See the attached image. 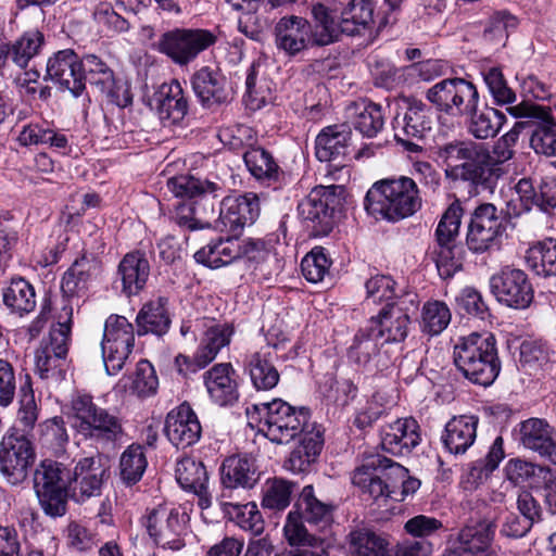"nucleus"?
Instances as JSON below:
<instances>
[{
    "label": "nucleus",
    "instance_id": "obj_25",
    "mask_svg": "<svg viewBox=\"0 0 556 556\" xmlns=\"http://www.w3.org/2000/svg\"><path fill=\"white\" fill-rule=\"evenodd\" d=\"M419 443V426L414 418L397 419L381 429L380 445L392 455H407Z\"/></svg>",
    "mask_w": 556,
    "mask_h": 556
},
{
    "label": "nucleus",
    "instance_id": "obj_44",
    "mask_svg": "<svg viewBox=\"0 0 556 556\" xmlns=\"http://www.w3.org/2000/svg\"><path fill=\"white\" fill-rule=\"evenodd\" d=\"M220 507L225 516L241 529L250 531L254 535H260L263 532L264 520L254 503L241 505L230 502H222Z\"/></svg>",
    "mask_w": 556,
    "mask_h": 556
},
{
    "label": "nucleus",
    "instance_id": "obj_62",
    "mask_svg": "<svg viewBox=\"0 0 556 556\" xmlns=\"http://www.w3.org/2000/svg\"><path fill=\"white\" fill-rule=\"evenodd\" d=\"M131 379L130 390L139 397H147L155 394L159 380L152 364L147 359H141L136 366L135 375Z\"/></svg>",
    "mask_w": 556,
    "mask_h": 556
},
{
    "label": "nucleus",
    "instance_id": "obj_40",
    "mask_svg": "<svg viewBox=\"0 0 556 556\" xmlns=\"http://www.w3.org/2000/svg\"><path fill=\"white\" fill-rule=\"evenodd\" d=\"M241 253L238 240L228 237L210 242L195 252L194 258L210 268H218L232 263L241 256Z\"/></svg>",
    "mask_w": 556,
    "mask_h": 556
},
{
    "label": "nucleus",
    "instance_id": "obj_2",
    "mask_svg": "<svg viewBox=\"0 0 556 556\" xmlns=\"http://www.w3.org/2000/svg\"><path fill=\"white\" fill-rule=\"evenodd\" d=\"M364 206L375 218L397 222L414 215L421 207L415 179L407 176L376 181L367 191Z\"/></svg>",
    "mask_w": 556,
    "mask_h": 556
},
{
    "label": "nucleus",
    "instance_id": "obj_17",
    "mask_svg": "<svg viewBox=\"0 0 556 556\" xmlns=\"http://www.w3.org/2000/svg\"><path fill=\"white\" fill-rule=\"evenodd\" d=\"M187 515L178 509L159 506L146 519V528L154 542L163 547L179 549L184 546Z\"/></svg>",
    "mask_w": 556,
    "mask_h": 556
},
{
    "label": "nucleus",
    "instance_id": "obj_18",
    "mask_svg": "<svg viewBox=\"0 0 556 556\" xmlns=\"http://www.w3.org/2000/svg\"><path fill=\"white\" fill-rule=\"evenodd\" d=\"M490 288L500 303L516 309H523L533 300V289L523 270L504 268L490 279Z\"/></svg>",
    "mask_w": 556,
    "mask_h": 556
},
{
    "label": "nucleus",
    "instance_id": "obj_50",
    "mask_svg": "<svg viewBox=\"0 0 556 556\" xmlns=\"http://www.w3.org/2000/svg\"><path fill=\"white\" fill-rule=\"evenodd\" d=\"M73 308L67 301H62V306L58 315V324L50 331V344L45 349L50 350L55 358L64 359L67 355L68 343L71 341Z\"/></svg>",
    "mask_w": 556,
    "mask_h": 556
},
{
    "label": "nucleus",
    "instance_id": "obj_1",
    "mask_svg": "<svg viewBox=\"0 0 556 556\" xmlns=\"http://www.w3.org/2000/svg\"><path fill=\"white\" fill-rule=\"evenodd\" d=\"M407 469L380 454L364 456L352 476V483L374 500L391 497L401 485V501L413 495L419 488L420 481L407 477Z\"/></svg>",
    "mask_w": 556,
    "mask_h": 556
},
{
    "label": "nucleus",
    "instance_id": "obj_33",
    "mask_svg": "<svg viewBox=\"0 0 556 556\" xmlns=\"http://www.w3.org/2000/svg\"><path fill=\"white\" fill-rule=\"evenodd\" d=\"M305 522L317 529H325L333 521L336 506L330 502L318 498L313 485H305L294 505Z\"/></svg>",
    "mask_w": 556,
    "mask_h": 556
},
{
    "label": "nucleus",
    "instance_id": "obj_64",
    "mask_svg": "<svg viewBox=\"0 0 556 556\" xmlns=\"http://www.w3.org/2000/svg\"><path fill=\"white\" fill-rule=\"evenodd\" d=\"M485 85L498 105L513 103L516 100L515 92L507 86L501 70L496 67L490 68L483 75Z\"/></svg>",
    "mask_w": 556,
    "mask_h": 556
},
{
    "label": "nucleus",
    "instance_id": "obj_59",
    "mask_svg": "<svg viewBox=\"0 0 556 556\" xmlns=\"http://www.w3.org/2000/svg\"><path fill=\"white\" fill-rule=\"evenodd\" d=\"M462 216V204L458 200H455L445 210L437 226L435 240L438 244H457L456 238L459 232Z\"/></svg>",
    "mask_w": 556,
    "mask_h": 556
},
{
    "label": "nucleus",
    "instance_id": "obj_41",
    "mask_svg": "<svg viewBox=\"0 0 556 556\" xmlns=\"http://www.w3.org/2000/svg\"><path fill=\"white\" fill-rule=\"evenodd\" d=\"M273 359L274 353L270 351L254 352L249 356L247 367L257 390H270L277 386L280 376Z\"/></svg>",
    "mask_w": 556,
    "mask_h": 556
},
{
    "label": "nucleus",
    "instance_id": "obj_56",
    "mask_svg": "<svg viewBox=\"0 0 556 556\" xmlns=\"http://www.w3.org/2000/svg\"><path fill=\"white\" fill-rule=\"evenodd\" d=\"M294 483L281 478L267 480L263 489L262 506L270 510H283L291 502Z\"/></svg>",
    "mask_w": 556,
    "mask_h": 556
},
{
    "label": "nucleus",
    "instance_id": "obj_15",
    "mask_svg": "<svg viewBox=\"0 0 556 556\" xmlns=\"http://www.w3.org/2000/svg\"><path fill=\"white\" fill-rule=\"evenodd\" d=\"M168 189L179 198H188L192 200V204L197 218L200 222H210L216 215L217 192L222 187L208 180H202L191 175H179L168 179Z\"/></svg>",
    "mask_w": 556,
    "mask_h": 556
},
{
    "label": "nucleus",
    "instance_id": "obj_48",
    "mask_svg": "<svg viewBox=\"0 0 556 556\" xmlns=\"http://www.w3.org/2000/svg\"><path fill=\"white\" fill-rule=\"evenodd\" d=\"M496 525L493 521H484L476 527L463 529L458 535L457 548L472 554H489L488 548L494 538Z\"/></svg>",
    "mask_w": 556,
    "mask_h": 556
},
{
    "label": "nucleus",
    "instance_id": "obj_60",
    "mask_svg": "<svg viewBox=\"0 0 556 556\" xmlns=\"http://www.w3.org/2000/svg\"><path fill=\"white\" fill-rule=\"evenodd\" d=\"M80 73H83L84 89L86 83L94 86L97 89L112 84L113 71L108 64L96 54H86L80 58Z\"/></svg>",
    "mask_w": 556,
    "mask_h": 556
},
{
    "label": "nucleus",
    "instance_id": "obj_13",
    "mask_svg": "<svg viewBox=\"0 0 556 556\" xmlns=\"http://www.w3.org/2000/svg\"><path fill=\"white\" fill-rule=\"evenodd\" d=\"M36 458L31 441L17 431L7 433L0 442V472L8 483L18 485L28 476Z\"/></svg>",
    "mask_w": 556,
    "mask_h": 556
},
{
    "label": "nucleus",
    "instance_id": "obj_22",
    "mask_svg": "<svg viewBox=\"0 0 556 556\" xmlns=\"http://www.w3.org/2000/svg\"><path fill=\"white\" fill-rule=\"evenodd\" d=\"M164 432L174 446L185 450L200 440L202 427L197 414L185 402L167 414Z\"/></svg>",
    "mask_w": 556,
    "mask_h": 556
},
{
    "label": "nucleus",
    "instance_id": "obj_61",
    "mask_svg": "<svg viewBox=\"0 0 556 556\" xmlns=\"http://www.w3.org/2000/svg\"><path fill=\"white\" fill-rule=\"evenodd\" d=\"M435 265L441 278L448 279L463 268L464 249L459 244H438Z\"/></svg>",
    "mask_w": 556,
    "mask_h": 556
},
{
    "label": "nucleus",
    "instance_id": "obj_52",
    "mask_svg": "<svg viewBox=\"0 0 556 556\" xmlns=\"http://www.w3.org/2000/svg\"><path fill=\"white\" fill-rule=\"evenodd\" d=\"M354 127L366 137H375L384 125L382 109L379 104L361 101L354 104Z\"/></svg>",
    "mask_w": 556,
    "mask_h": 556
},
{
    "label": "nucleus",
    "instance_id": "obj_11",
    "mask_svg": "<svg viewBox=\"0 0 556 556\" xmlns=\"http://www.w3.org/2000/svg\"><path fill=\"white\" fill-rule=\"evenodd\" d=\"M425 97L437 111L452 117L464 116L480 100L477 87L459 77L438 81L426 91Z\"/></svg>",
    "mask_w": 556,
    "mask_h": 556
},
{
    "label": "nucleus",
    "instance_id": "obj_35",
    "mask_svg": "<svg viewBox=\"0 0 556 556\" xmlns=\"http://www.w3.org/2000/svg\"><path fill=\"white\" fill-rule=\"evenodd\" d=\"M478 105L475 103L471 111L464 115L468 117L467 130L476 139L494 138L506 122V116L494 108L485 105L479 109Z\"/></svg>",
    "mask_w": 556,
    "mask_h": 556
},
{
    "label": "nucleus",
    "instance_id": "obj_7",
    "mask_svg": "<svg viewBox=\"0 0 556 556\" xmlns=\"http://www.w3.org/2000/svg\"><path fill=\"white\" fill-rule=\"evenodd\" d=\"M70 469L61 462L43 459L33 476L34 490L40 507L50 517L66 513L70 497Z\"/></svg>",
    "mask_w": 556,
    "mask_h": 556
},
{
    "label": "nucleus",
    "instance_id": "obj_31",
    "mask_svg": "<svg viewBox=\"0 0 556 556\" xmlns=\"http://www.w3.org/2000/svg\"><path fill=\"white\" fill-rule=\"evenodd\" d=\"M478 417L455 416L446 425L442 435L444 447L454 455H460L473 444L477 438Z\"/></svg>",
    "mask_w": 556,
    "mask_h": 556
},
{
    "label": "nucleus",
    "instance_id": "obj_51",
    "mask_svg": "<svg viewBox=\"0 0 556 556\" xmlns=\"http://www.w3.org/2000/svg\"><path fill=\"white\" fill-rule=\"evenodd\" d=\"M176 480L182 489L191 492H203V485L208 482L205 466L191 457H185L177 462Z\"/></svg>",
    "mask_w": 556,
    "mask_h": 556
},
{
    "label": "nucleus",
    "instance_id": "obj_10",
    "mask_svg": "<svg viewBox=\"0 0 556 556\" xmlns=\"http://www.w3.org/2000/svg\"><path fill=\"white\" fill-rule=\"evenodd\" d=\"M506 223L503 212L492 203L478 205L470 215L466 245L475 254L500 250Z\"/></svg>",
    "mask_w": 556,
    "mask_h": 556
},
{
    "label": "nucleus",
    "instance_id": "obj_29",
    "mask_svg": "<svg viewBox=\"0 0 556 556\" xmlns=\"http://www.w3.org/2000/svg\"><path fill=\"white\" fill-rule=\"evenodd\" d=\"M149 275V261L139 251L124 255L117 267L122 292L127 296L137 295L146 287Z\"/></svg>",
    "mask_w": 556,
    "mask_h": 556
},
{
    "label": "nucleus",
    "instance_id": "obj_27",
    "mask_svg": "<svg viewBox=\"0 0 556 556\" xmlns=\"http://www.w3.org/2000/svg\"><path fill=\"white\" fill-rule=\"evenodd\" d=\"M519 441L526 448L556 464V433L545 420L530 418L520 422Z\"/></svg>",
    "mask_w": 556,
    "mask_h": 556
},
{
    "label": "nucleus",
    "instance_id": "obj_26",
    "mask_svg": "<svg viewBox=\"0 0 556 556\" xmlns=\"http://www.w3.org/2000/svg\"><path fill=\"white\" fill-rule=\"evenodd\" d=\"M153 101L160 119L165 126L181 122L188 113V98L176 79L162 84L154 93Z\"/></svg>",
    "mask_w": 556,
    "mask_h": 556
},
{
    "label": "nucleus",
    "instance_id": "obj_53",
    "mask_svg": "<svg viewBox=\"0 0 556 556\" xmlns=\"http://www.w3.org/2000/svg\"><path fill=\"white\" fill-rule=\"evenodd\" d=\"M148 462L144 448L139 444L129 445L121 455L119 475L127 485L136 484L141 480Z\"/></svg>",
    "mask_w": 556,
    "mask_h": 556
},
{
    "label": "nucleus",
    "instance_id": "obj_49",
    "mask_svg": "<svg viewBox=\"0 0 556 556\" xmlns=\"http://www.w3.org/2000/svg\"><path fill=\"white\" fill-rule=\"evenodd\" d=\"M503 444L502 437L495 438L485 457L470 464L466 475L468 483L479 485L498 467L505 456Z\"/></svg>",
    "mask_w": 556,
    "mask_h": 556
},
{
    "label": "nucleus",
    "instance_id": "obj_5",
    "mask_svg": "<svg viewBox=\"0 0 556 556\" xmlns=\"http://www.w3.org/2000/svg\"><path fill=\"white\" fill-rule=\"evenodd\" d=\"M456 368L472 383L491 386L501 370L496 340L492 333L472 332L462 337L454 345Z\"/></svg>",
    "mask_w": 556,
    "mask_h": 556
},
{
    "label": "nucleus",
    "instance_id": "obj_55",
    "mask_svg": "<svg viewBox=\"0 0 556 556\" xmlns=\"http://www.w3.org/2000/svg\"><path fill=\"white\" fill-rule=\"evenodd\" d=\"M244 163L256 179L277 180L279 166L271 154L261 147L251 148L243 154Z\"/></svg>",
    "mask_w": 556,
    "mask_h": 556
},
{
    "label": "nucleus",
    "instance_id": "obj_36",
    "mask_svg": "<svg viewBox=\"0 0 556 556\" xmlns=\"http://www.w3.org/2000/svg\"><path fill=\"white\" fill-rule=\"evenodd\" d=\"M220 479L225 488L250 489L256 483L258 475L253 460L242 456H230L223 462Z\"/></svg>",
    "mask_w": 556,
    "mask_h": 556
},
{
    "label": "nucleus",
    "instance_id": "obj_8",
    "mask_svg": "<svg viewBox=\"0 0 556 556\" xmlns=\"http://www.w3.org/2000/svg\"><path fill=\"white\" fill-rule=\"evenodd\" d=\"M344 188L316 186L298 204L299 216L314 237L328 236L336 224L334 214L342 205Z\"/></svg>",
    "mask_w": 556,
    "mask_h": 556
},
{
    "label": "nucleus",
    "instance_id": "obj_63",
    "mask_svg": "<svg viewBox=\"0 0 556 556\" xmlns=\"http://www.w3.org/2000/svg\"><path fill=\"white\" fill-rule=\"evenodd\" d=\"M331 261L321 247H315L301 262V269L305 279L317 283L321 281L328 273Z\"/></svg>",
    "mask_w": 556,
    "mask_h": 556
},
{
    "label": "nucleus",
    "instance_id": "obj_43",
    "mask_svg": "<svg viewBox=\"0 0 556 556\" xmlns=\"http://www.w3.org/2000/svg\"><path fill=\"white\" fill-rule=\"evenodd\" d=\"M323 446L318 433L305 434L298 446L291 452L286 467L295 473L307 472L311 466L317 460Z\"/></svg>",
    "mask_w": 556,
    "mask_h": 556
},
{
    "label": "nucleus",
    "instance_id": "obj_3",
    "mask_svg": "<svg viewBox=\"0 0 556 556\" xmlns=\"http://www.w3.org/2000/svg\"><path fill=\"white\" fill-rule=\"evenodd\" d=\"M248 425L277 444L300 435L309 419L306 407H294L281 399L252 404L245 409Z\"/></svg>",
    "mask_w": 556,
    "mask_h": 556
},
{
    "label": "nucleus",
    "instance_id": "obj_58",
    "mask_svg": "<svg viewBox=\"0 0 556 556\" xmlns=\"http://www.w3.org/2000/svg\"><path fill=\"white\" fill-rule=\"evenodd\" d=\"M378 340L369 325L359 329L349 349V358L359 366H366L377 355Z\"/></svg>",
    "mask_w": 556,
    "mask_h": 556
},
{
    "label": "nucleus",
    "instance_id": "obj_9",
    "mask_svg": "<svg viewBox=\"0 0 556 556\" xmlns=\"http://www.w3.org/2000/svg\"><path fill=\"white\" fill-rule=\"evenodd\" d=\"M217 40V35L206 28L177 27L160 36L156 49L174 64L182 67L194 62L201 53L215 46Z\"/></svg>",
    "mask_w": 556,
    "mask_h": 556
},
{
    "label": "nucleus",
    "instance_id": "obj_16",
    "mask_svg": "<svg viewBox=\"0 0 556 556\" xmlns=\"http://www.w3.org/2000/svg\"><path fill=\"white\" fill-rule=\"evenodd\" d=\"M108 469L101 455L83 457L70 470V497L83 503L90 497L101 495Z\"/></svg>",
    "mask_w": 556,
    "mask_h": 556
},
{
    "label": "nucleus",
    "instance_id": "obj_32",
    "mask_svg": "<svg viewBox=\"0 0 556 556\" xmlns=\"http://www.w3.org/2000/svg\"><path fill=\"white\" fill-rule=\"evenodd\" d=\"M531 116L536 118L530 135V147L536 154L556 156V121L549 109L533 106Z\"/></svg>",
    "mask_w": 556,
    "mask_h": 556
},
{
    "label": "nucleus",
    "instance_id": "obj_30",
    "mask_svg": "<svg viewBox=\"0 0 556 556\" xmlns=\"http://www.w3.org/2000/svg\"><path fill=\"white\" fill-rule=\"evenodd\" d=\"M230 364L214 365L203 374V381L211 400L219 406H229L237 402L239 394L237 383L231 378Z\"/></svg>",
    "mask_w": 556,
    "mask_h": 556
},
{
    "label": "nucleus",
    "instance_id": "obj_23",
    "mask_svg": "<svg viewBox=\"0 0 556 556\" xmlns=\"http://www.w3.org/2000/svg\"><path fill=\"white\" fill-rule=\"evenodd\" d=\"M194 94L204 108L227 103L231 99V89L226 76L217 67L204 65L191 76Z\"/></svg>",
    "mask_w": 556,
    "mask_h": 556
},
{
    "label": "nucleus",
    "instance_id": "obj_14",
    "mask_svg": "<svg viewBox=\"0 0 556 556\" xmlns=\"http://www.w3.org/2000/svg\"><path fill=\"white\" fill-rule=\"evenodd\" d=\"M428 111L427 105L415 98H403L397 102V112L392 122L394 138L410 152L420 150L412 139H421L431 128Z\"/></svg>",
    "mask_w": 556,
    "mask_h": 556
},
{
    "label": "nucleus",
    "instance_id": "obj_34",
    "mask_svg": "<svg viewBox=\"0 0 556 556\" xmlns=\"http://www.w3.org/2000/svg\"><path fill=\"white\" fill-rule=\"evenodd\" d=\"M516 192L527 211L533 205L543 212L556 207V178L554 177L542 178L536 187L531 179L522 178L516 185Z\"/></svg>",
    "mask_w": 556,
    "mask_h": 556
},
{
    "label": "nucleus",
    "instance_id": "obj_19",
    "mask_svg": "<svg viewBox=\"0 0 556 556\" xmlns=\"http://www.w3.org/2000/svg\"><path fill=\"white\" fill-rule=\"evenodd\" d=\"M374 336L381 340V344H400L405 341L409 332L410 316L406 300L396 299L387 303L377 316L369 320Z\"/></svg>",
    "mask_w": 556,
    "mask_h": 556
},
{
    "label": "nucleus",
    "instance_id": "obj_46",
    "mask_svg": "<svg viewBox=\"0 0 556 556\" xmlns=\"http://www.w3.org/2000/svg\"><path fill=\"white\" fill-rule=\"evenodd\" d=\"M3 303L20 315L30 313L36 306L34 287L24 278L12 279L3 290Z\"/></svg>",
    "mask_w": 556,
    "mask_h": 556
},
{
    "label": "nucleus",
    "instance_id": "obj_21",
    "mask_svg": "<svg viewBox=\"0 0 556 556\" xmlns=\"http://www.w3.org/2000/svg\"><path fill=\"white\" fill-rule=\"evenodd\" d=\"M80 65V58L74 50H60L48 59L43 78L53 81L61 90H67L73 97L78 98L84 92Z\"/></svg>",
    "mask_w": 556,
    "mask_h": 556
},
{
    "label": "nucleus",
    "instance_id": "obj_57",
    "mask_svg": "<svg viewBox=\"0 0 556 556\" xmlns=\"http://www.w3.org/2000/svg\"><path fill=\"white\" fill-rule=\"evenodd\" d=\"M45 41L42 33L29 30L24 33L9 50V55L20 67H26L28 62L39 53Z\"/></svg>",
    "mask_w": 556,
    "mask_h": 556
},
{
    "label": "nucleus",
    "instance_id": "obj_47",
    "mask_svg": "<svg viewBox=\"0 0 556 556\" xmlns=\"http://www.w3.org/2000/svg\"><path fill=\"white\" fill-rule=\"evenodd\" d=\"M233 331L230 324H216L207 328L198 349V359L202 365H208L218 352L230 343Z\"/></svg>",
    "mask_w": 556,
    "mask_h": 556
},
{
    "label": "nucleus",
    "instance_id": "obj_38",
    "mask_svg": "<svg viewBox=\"0 0 556 556\" xmlns=\"http://www.w3.org/2000/svg\"><path fill=\"white\" fill-rule=\"evenodd\" d=\"M101 261L93 255H83L64 273L62 290L67 294H76L87 288L88 282L101 271Z\"/></svg>",
    "mask_w": 556,
    "mask_h": 556
},
{
    "label": "nucleus",
    "instance_id": "obj_6",
    "mask_svg": "<svg viewBox=\"0 0 556 556\" xmlns=\"http://www.w3.org/2000/svg\"><path fill=\"white\" fill-rule=\"evenodd\" d=\"M439 155L450 167L446 173L483 189H492L498 175L493 168L489 150L472 141H454L439 149Z\"/></svg>",
    "mask_w": 556,
    "mask_h": 556
},
{
    "label": "nucleus",
    "instance_id": "obj_28",
    "mask_svg": "<svg viewBox=\"0 0 556 556\" xmlns=\"http://www.w3.org/2000/svg\"><path fill=\"white\" fill-rule=\"evenodd\" d=\"M276 46L290 55H294L312 43V23L291 15L282 17L275 26Z\"/></svg>",
    "mask_w": 556,
    "mask_h": 556
},
{
    "label": "nucleus",
    "instance_id": "obj_24",
    "mask_svg": "<svg viewBox=\"0 0 556 556\" xmlns=\"http://www.w3.org/2000/svg\"><path fill=\"white\" fill-rule=\"evenodd\" d=\"M352 147V129L348 124L325 127L316 137V157L320 162H332L344 166Z\"/></svg>",
    "mask_w": 556,
    "mask_h": 556
},
{
    "label": "nucleus",
    "instance_id": "obj_42",
    "mask_svg": "<svg viewBox=\"0 0 556 556\" xmlns=\"http://www.w3.org/2000/svg\"><path fill=\"white\" fill-rule=\"evenodd\" d=\"M388 541L368 528H357L349 534V551L352 556H387Z\"/></svg>",
    "mask_w": 556,
    "mask_h": 556
},
{
    "label": "nucleus",
    "instance_id": "obj_37",
    "mask_svg": "<svg viewBox=\"0 0 556 556\" xmlns=\"http://www.w3.org/2000/svg\"><path fill=\"white\" fill-rule=\"evenodd\" d=\"M374 23V4L370 0H351L341 12L339 28L348 36H362Z\"/></svg>",
    "mask_w": 556,
    "mask_h": 556
},
{
    "label": "nucleus",
    "instance_id": "obj_45",
    "mask_svg": "<svg viewBox=\"0 0 556 556\" xmlns=\"http://www.w3.org/2000/svg\"><path fill=\"white\" fill-rule=\"evenodd\" d=\"M526 261L535 275L556 276V239L538 242L528 250Z\"/></svg>",
    "mask_w": 556,
    "mask_h": 556
},
{
    "label": "nucleus",
    "instance_id": "obj_20",
    "mask_svg": "<svg viewBox=\"0 0 556 556\" xmlns=\"http://www.w3.org/2000/svg\"><path fill=\"white\" fill-rule=\"evenodd\" d=\"M258 215L260 200L255 193L225 197L219 202V215L214 227L237 235L244 226L254 224Z\"/></svg>",
    "mask_w": 556,
    "mask_h": 556
},
{
    "label": "nucleus",
    "instance_id": "obj_4",
    "mask_svg": "<svg viewBox=\"0 0 556 556\" xmlns=\"http://www.w3.org/2000/svg\"><path fill=\"white\" fill-rule=\"evenodd\" d=\"M68 418L79 435L97 444H115L124 435L123 418L118 412L99 406L89 394L73 395Z\"/></svg>",
    "mask_w": 556,
    "mask_h": 556
},
{
    "label": "nucleus",
    "instance_id": "obj_54",
    "mask_svg": "<svg viewBox=\"0 0 556 556\" xmlns=\"http://www.w3.org/2000/svg\"><path fill=\"white\" fill-rule=\"evenodd\" d=\"M451 318V311L444 302L429 301L422 306L420 330L430 337L438 336L447 328Z\"/></svg>",
    "mask_w": 556,
    "mask_h": 556
},
{
    "label": "nucleus",
    "instance_id": "obj_39",
    "mask_svg": "<svg viewBox=\"0 0 556 556\" xmlns=\"http://www.w3.org/2000/svg\"><path fill=\"white\" fill-rule=\"evenodd\" d=\"M166 303V299L159 298L142 306L136 318L139 336L147 333L163 336L168 331L172 320Z\"/></svg>",
    "mask_w": 556,
    "mask_h": 556
},
{
    "label": "nucleus",
    "instance_id": "obj_12",
    "mask_svg": "<svg viewBox=\"0 0 556 556\" xmlns=\"http://www.w3.org/2000/svg\"><path fill=\"white\" fill-rule=\"evenodd\" d=\"M135 345L134 326L126 317L111 315L105 320L101 343L105 370L116 375L131 354Z\"/></svg>",
    "mask_w": 556,
    "mask_h": 556
}]
</instances>
